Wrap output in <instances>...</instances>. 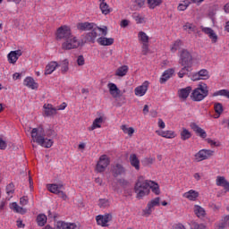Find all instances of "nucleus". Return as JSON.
Here are the masks:
<instances>
[{"label":"nucleus","instance_id":"nucleus-1","mask_svg":"<svg viewBox=\"0 0 229 229\" xmlns=\"http://www.w3.org/2000/svg\"><path fill=\"white\" fill-rule=\"evenodd\" d=\"M32 141L37 142L42 148H49L53 146V140L46 139V131L44 127L39 126L38 128H33L31 131Z\"/></svg>","mask_w":229,"mask_h":229},{"label":"nucleus","instance_id":"nucleus-2","mask_svg":"<svg viewBox=\"0 0 229 229\" xmlns=\"http://www.w3.org/2000/svg\"><path fill=\"white\" fill-rule=\"evenodd\" d=\"M149 180L144 179L143 176H140L134 186V192L137 194L138 199H142L144 196L149 194Z\"/></svg>","mask_w":229,"mask_h":229},{"label":"nucleus","instance_id":"nucleus-3","mask_svg":"<svg viewBox=\"0 0 229 229\" xmlns=\"http://www.w3.org/2000/svg\"><path fill=\"white\" fill-rule=\"evenodd\" d=\"M208 96V86L206 83L200 82L198 87L192 90L191 99L192 101H203Z\"/></svg>","mask_w":229,"mask_h":229},{"label":"nucleus","instance_id":"nucleus-4","mask_svg":"<svg viewBox=\"0 0 229 229\" xmlns=\"http://www.w3.org/2000/svg\"><path fill=\"white\" fill-rule=\"evenodd\" d=\"M81 46V43L78 40V38L74 35H71L62 44V49L64 51H71V49H78Z\"/></svg>","mask_w":229,"mask_h":229},{"label":"nucleus","instance_id":"nucleus-5","mask_svg":"<svg viewBox=\"0 0 229 229\" xmlns=\"http://www.w3.org/2000/svg\"><path fill=\"white\" fill-rule=\"evenodd\" d=\"M72 35V30H71V27L63 25L57 29L55 38L56 40H64V42H65L66 38H70Z\"/></svg>","mask_w":229,"mask_h":229},{"label":"nucleus","instance_id":"nucleus-6","mask_svg":"<svg viewBox=\"0 0 229 229\" xmlns=\"http://www.w3.org/2000/svg\"><path fill=\"white\" fill-rule=\"evenodd\" d=\"M138 38L141 42V53L146 56L149 53V36L144 31L138 33Z\"/></svg>","mask_w":229,"mask_h":229},{"label":"nucleus","instance_id":"nucleus-7","mask_svg":"<svg viewBox=\"0 0 229 229\" xmlns=\"http://www.w3.org/2000/svg\"><path fill=\"white\" fill-rule=\"evenodd\" d=\"M179 64L181 65H187L192 67V55L187 49H182L180 52Z\"/></svg>","mask_w":229,"mask_h":229},{"label":"nucleus","instance_id":"nucleus-8","mask_svg":"<svg viewBox=\"0 0 229 229\" xmlns=\"http://www.w3.org/2000/svg\"><path fill=\"white\" fill-rule=\"evenodd\" d=\"M108 165H110V158H108V156L106 155H102L97 164L98 173H104L105 169H106Z\"/></svg>","mask_w":229,"mask_h":229},{"label":"nucleus","instance_id":"nucleus-9","mask_svg":"<svg viewBox=\"0 0 229 229\" xmlns=\"http://www.w3.org/2000/svg\"><path fill=\"white\" fill-rule=\"evenodd\" d=\"M214 157V150L211 149H201L197 154H195V159L197 162H201L202 160H207Z\"/></svg>","mask_w":229,"mask_h":229},{"label":"nucleus","instance_id":"nucleus-10","mask_svg":"<svg viewBox=\"0 0 229 229\" xmlns=\"http://www.w3.org/2000/svg\"><path fill=\"white\" fill-rule=\"evenodd\" d=\"M160 205V199L159 197L150 200L148 205L147 208L143 210V214L145 216H151V213L153 212V208L154 207H158Z\"/></svg>","mask_w":229,"mask_h":229},{"label":"nucleus","instance_id":"nucleus-11","mask_svg":"<svg viewBox=\"0 0 229 229\" xmlns=\"http://www.w3.org/2000/svg\"><path fill=\"white\" fill-rule=\"evenodd\" d=\"M98 38V29L93 28L91 29L90 32H88L85 35V40L82 41V44H87V43H90V44H95L96 43V39Z\"/></svg>","mask_w":229,"mask_h":229},{"label":"nucleus","instance_id":"nucleus-12","mask_svg":"<svg viewBox=\"0 0 229 229\" xmlns=\"http://www.w3.org/2000/svg\"><path fill=\"white\" fill-rule=\"evenodd\" d=\"M96 221L100 226H107L106 223H110V221H112V215H98L96 217Z\"/></svg>","mask_w":229,"mask_h":229},{"label":"nucleus","instance_id":"nucleus-13","mask_svg":"<svg viewBox=\"0 0 229 229\" xmlns=\"http://www.w3.org/2000/svg\"><path fill=\"white\" fill-rule=\"evenodd\" d=\"M201 31L205 33V35H208L212 41L213 44H216L217 42V34L212 30V28L208 27H201Z\"/></svg>","mask_w":229,"mask_h":229},{"label":"nucleus","instance_id":"nucleus-14","mask_svg":"<svg viewBox=\"0 0 229 229\" xmlns=\"http://www.w3.org/2000/svg\"><path fill=\"white\" fill-rule=\"evenodd\" d=\"M20 56H22V51L21 49L11 51L7 55L9 64H16Z\"/></svg>","mask_w":229,"mask_h":229},{"label":"nucleus","instance_id":"nucleus-15","mask_svg":"<svg viewBox=\"0 0 229 229\" xmlns=\"http://www.w3.org/2000/svg\"><path fill=\"white\" fill-rule=\"evenodd\" d=\"M208 78H210V74H208V71L207 69H202L192 76L193 81H198L199 80H208Z\"/></svg>","mask_w":229,"mask_h":229},{"label":"nucleus","instance_id":"nucleus-16","mask_svg":"<svg viewBox=\"0 0 229 229\" xmlns=\"http://www.w3.org/2000/svg\"><path fill=\"white\" fill-rule=\"evenodd\" d=\"M148 87H149V81H146L142 83L141 86L135 88V96H140V98H142V96L148 92Z\"/></svg>","mask_w":229,"mask_h":229},{"label":"nucleus","instance_id":"nucleus-17","mask_svg":"<svg viewBox=\"0 0 229 229\" xmlns=\"http://www.w3.org/2000/svg\"><path fill=\"white\" fill-rule=\"evenodd\" d=\"M95 26L94 22H79L77 23V30L79 31H90V30H94Z\"/></svg>","mask_w":229,"mask_h":229},{"label":"nucleus","instance_id":"nucleus-18","mask_svg":"<svg viewBox=\"0 0 229 229\" xmlns=\"http://www.w3.org/2000/svg\"><path fill=\"white\" fill-rule=\"evenodd\" d=\"M191 128L195 131L196 135L200 137L201 139H207V131L205 130L201 129V127H199L196 123H191Z\"/></svg>","mask_w":229,"mask_h":229},{"label":"nucleus","instance_id":"nucleus-19","mask_svg":"<svg viewBox=\"0 0 229 229\" xmlns=\"http://www.w3.org/2000/svg\"><path fill=\"white\" fill-rule=\"evenodd\" d=\"M130 164L136 171H140V160L137 157V154H131L130 157Z\"/></svg>","mask_w":229,"mask_h":229},{"label":"nucleus","instance_id":"nucleus-20","mask_svg":"<svg viewBox=\"0 0 229 229\" xmlns=\"http://www.w3.org/2000/svg\"><path fill=\"white\" fill-rule=\"evenodd\" d=\"M23 85L32 90H37V89H38V84L35 82V80L32 77H26L23 81Z\"/></svg>","mask_w":229,"mask_h":229},{"label":"nucleus","instance_id":"nucleus-21","mask_svg":"<svg viewBox=\"0 0 229 229\" xmlns=\"http://www.w3.org/2000/svg\"><path fill=\"white\" fill-rule=\"evenodd\" d=\"M216 185L217 187H224L225 192H229V182L225 176L216 177Z\"/></svg>","mask_w":229,"mask_h":229},{"label":"nucleus","instance_id":"nucleus-22","mask_svg":"<svg viewBox=\"0 0 229 229\" xmlns=\"http://www.w3.org/2000/svg\"><path fill=\"white\" fill-rule=\"evenodd\" d=\"M126 174V169L123 165L121 164H116L114 168H113V175L114 178H117V176H121V174Z\"/></svg>","mask_w":229,"mask_h":229},{"label":"nucleus","instance_id":"nucleus-23","mask_svg":"<svg viewBox=\"0 0 229 229\" xmlns=\"http://www.w3.org/2000/svg\"><path fill=\"white\" fill-rule=\"evenodd\" d=\"M56 67H58L57 62L52 61L48 63L45 69V75L47 76L48 74H53V72L56 71Z\"/></svg>","mask_w":229,"mask_h":229},{"label":"nucleus","instance_id":"nucleus-24","mask_svg":"<svg viewBox=\"0 0 229 229\" xmlns=\"http://www.w3.org/2000/svg\"><path fill=\"white\" fill-rule=\"evenodd\" d=\"M192 90V88L191 86H188L186 88L181 89L178 90V96L180 99H187L189 98V95L191 94Z\"/></svg>","mask_w":229,"mask_h":229},{"label":"nucleus","instance_id":"nucleus-25","mask_svg":"<svg viewBox=\"0 0 229 229\" xmlns=\"http://www.w3.org/2000/svg\"><path fill=\"white\" fill-rule=\"evenodd\" d=\"M108 89H109V92L111 94V96H113V98H119L120 94H121V89H119V88H117V85H115L114 83H109L107 85Z\"/></svg>","mask_w":229,"mask_h":229},{"label":"nucleus","instance_id":"nucleus-26","mask_svg":"<svg viewBox=\"0 0 229 229\" xmlns=\"http://www.w3.org/2000/svg\"><path fill=\"white\" fill-rule=\"evenodd\" d=\"M114 38H105V37H100L97 39L98 44L99 46H112L114 44Z\"/></svg>","mask_w":229,"mask_h":229},{"label":"nucleus","instance_id":"nucleus-27","mask_svg":"<svg viewBox=\"0 0 229 229\" xmlns=\"http://www.w3.org/2000/svg\"><path fill=\"white\" fill-rule=\"evenodd\" d=\"M44 108H45V115H47V117H51V115H56V108H55L53 105L45 104Z\"/></svg>","mask_w":229,"mask_h":229},{"label":"nucleus","instance_id":"nucleus-28","mask_svg":"<svg viewBox=\"0 0 229 229\" xmlns=\"http://www.w3.org/2000/svg\"><path fill=\"white\" fill-rule=\"evenodd\" d=\"M157 135L164 137L165 139H174L176 135L173 131H157Z\"/></svg>","mask_w":229,"mask_h":229},{"label":"nucleus","instance_id":"nucleus-29","mask_svg":"<svg viewBox=\"0 0 229 229\" xmlns=\"http://www.w3.org/2000/svg\"><path fill=\"white\" fill-rule=\"evenodd\" d=\"M199 196V193L196 191L191 190L183 194V198H187L190 201H196V199Z\"/></svg>","mask_w":229,"mask_h":229},{"label":"nucleus","instance_id":"nucleus-30","mask_svg":"<svg viewBox=\"0 0 229 229\" xmlns=\"http://www.w3.org/2000/svg\"><path fill=\"white\" fill-rule=\"evenodd\" d=\"M57 229H76V224H67L64 221H59L56 224Z\"/></svg>","mask_w":229,"mask_h":229},{"label":"nucleus","instance_id":"nucleus-31","mask_svg":"<svg viewBox=\"0 0 229 229\" xmlns=\"http://www.w3.org/2000/svg\"><path fill=\"white\" fill-rule=\"evenodd\" d=\"M103 123V118L102 116L96 118L93 121V123L91 126H89L88 128L89 131H94V130H96V128H101V123Z\"/></svg>","mask_w":229,"mask_h":229},{"label":"nucleus","instance_id":"nucleus-32","mask_svg":"<svg viewBox=\"0 0 229 229\" xmlns=\"http://www.w3.org/2000/svg\"><path fill=\"white\" fill-rule=\"evenodd\" d=\"M99 2H100L99 8L102 13L104 15H108V13H110L111 12L110 6L108 5V4H106V2H105V0H99Z\"/></svg>","mask_w":229,"mask_h":229},{"label":"nucleus","instance_id":"nucleus-33","mask_svg":"<svg viewBox=\"0 0 229 229\" xmlns=\"http://www.w3.org/2000/svg\"><path fill=\"white\" fill-rule=\"evenodd\" d=\"M64 188V184H48L47 190L53 194H57Z\"/></svg>","mask_w":229,"mask_h":229},{"label":"nucleus","instance_id":"nucleus-34","mask_svg":"<svg viewBox=\"0 0 229 229\" xmlns=\"http://www.w3.org/2000/svg\"><path fill=\"white\" fill-rule=\"evenodd\" d=\"M194 214L195 216H197V217H205L206 216V211H205V208H201V206L199 205H195L194 206Z\"/></svg>","mask_w":229,"mask_h":229},{"label":"nucleus","instance_id":"nucleus-35","mask_svg":"<svg viewBox=\"0 0 229 229\" xmlns=\"http://www.w3.org/2000/svg\"><path fill=\"white\" fill-rule=\"evenodd\" d=\"M58 67H61V72L65 74L69 71V60L64 59L58 63Z\"/></svg>","mask_w":229,"mask_h":229},{"label":"nucleus","instance_id":"nucleus-36","mask_svg":"<svg viewBox=\"0 0 229 229\" xmlns=\"http://www.w3.org/2000/svg\"><path fill=\"white\" fill-rule=\"evenodd\" d=\"M12 208L13 210H14V212H17V214H21V216H24V214H26V212H28V209L20 207L19 204H17V202H13L12 204Z\"/></svg>","mask_w":229,"mask_h":229},{"label":"nucleus","instance_id":"nucleus-37","mask_svg":"<svg viewBox=\"0 0 229 229\" xmlns=\"http://www.w3.org/2000/svg\"><path fill=\"white\" fill-rule=\"evenodd\" d=\"M149 189H151L152 192H154L156 196L160 194V186L153 181H149Z\"/></svg>","mask_w":229,"mask_h":229},{"label":"nucleus","instance_id":"nucleus-38","mask_svg":"<svg viewBox=\"0 0 229 229\" xmlns=\"http://www.w3.org/2000/svg\"><path fill=\"white\" fill-rule=\"evenodd\" d=\"M128 74V65H123L119 67L115 72V76H126Z\"/></svg>","mask_w":229,"mask_h":229},{"label":"nucleus","instance_id":"nucleus-39","mask_svg":"<svg viewBox=\"0 0 229 229\" xmlns=\"http://www.w3.org/2000/svg\"><path fill=\"white\" fill-rule=\"evenodd\" d=\"M147 4L150 10H155L157 6H160L162 4V0H147Z\"/></svg>","mask_w":229,"mask_h":229},{"label":"nucleus","instance_id":"nucleus-40","mask_svg":"<svg viewBox=\"0 0 229 229\" xmlns=\"http://www.w3.org/2000/svg\"><path fill=\"white\" fill-rule=\"evenodd\" d=\"M37 223L38 226H44L47 223V216L44 214H39L37 216Z\"/></svg>","mask_w":229,"mask_h":229},{"label":"nucleus","instance_id":"nucleus-41","mask_svg":"<svg viewBox=\"0 0 229 229\" xmlns=\"http://www.w3.org/2000/svg\"><path fill=\"white\" fill-rule=\"evenodd\" d=\"M180 136L182 140H189V139L192 137V133H191L186 128H182V131L180 132Z\"/></svg>","mask_w":229,"mask_h":229},{"label":"nucleus","instance_id":"nucleus-42","mask_svg":"<svg viewBox=\"0 0 229 229\" xmlns=\"http://www.w3.org/2000/svg\"><path fill=\"white\" fill-rule=\"evenodd\" d=\"M217 96H224V98H227V99H229V90L228 89H220L212 94V98H217Z\"/></svg>","mask_w":229,"mask_h":229},{"label":"nucleus","instance_id":"nucleus-43","mask_svg":"<svg viewBox=\"0 0 229 229\" xmlns=\"http://www.w3.org/2000/svg\"><path fill=\"white\" fill-rule=\"evenodd\" d=\"M182 39H177L176 41H174V43L172 45L171 47V51L172 53H176L177 49H180V47H182Z\"/></svg>","mask_w":229,"mask_h":229},{"label":"nucleus","instance_id":"nucleus-44","mask_svg":"<svg viewBox=\"0 0 229 229\" xmlns=\"http://www.w3.org/2000/svg\"><path fill=\"white\" fill-rule=\"evenodd\" d=\"M190 4L191 2L189 0H184L181 4H179L177 10H179V12H185V9L189 8Z\"/></svg>","mask_w":229,"mask_h":229},{"label":"nucleus","instance_id":"nucleus-45","mask_svg":"<svg viewBox=\"0 0 229 229\" xmlns=\"http://www.w3.org/2000/svg\"><path fill=\"white\" fill-rule=\"evenodd\" d=\"M121 130H123V133H127L129 137H131V135L135 133V129H133L132 127L128 128L126 125H122Z\"/></svg>","mask_w":229,"mask_h":229},{"label":"nucleus","instance_id":"nucleus-46","mask_svg":"<svg viewBox=\"0 0 229 229\" xmlns=\"http://www.w3.org/2000/svg\"><path fill=\"white\" fill-rule=\"evenodd\" d=\"M191 66L182 65V68L178 72V77L183 78V76H185V74H188V72L191 71Z\"/></svg>","mask_w":229,"mask_h":229},{"label":"nucleus","instance_id":"nucleus-47","mask_svg":"<svg viewBox=\"0 0 229 229\" xmlns=\"http://www.w3.org/2000/svg\"><path fill=\"white\" fill-rule=\"evenodd\" d=\"M214 109H215L216 114H218V117H219V115H221V114H223V112L225 110L223 108V104H221L219 102L215 103Z\"/></svg>","mask_w":229,"mask_h":229},{"label":"nucleus","instance_id":"nucleus-48","mask_svg":"<svg viewBox=\"0 0 229 229\" xmlns=\"http://www.w3.org/2000/svg\"><path fill=\"white\" fill-rule=\"evenodd\" d=\"M134 3V9L140 10L146 4V0H135Z\"/></svg>","mask_w":229,"mask_h":229},{"label":"nucleus","instance_id":"nucleus-49","mask_svg":"<svg viewBox=\"0 0 229 229\" xmlns=\"http://www.w3.org/2000/svg\"><path fill=\"white\" fill-rule=\"evenodd\" d=\"M98 207H100V208H106V207H110V203L108 202V199H100Z\"/></svg>","mask_w":229,"mask_h":229},{"label":"nucleus","instance_id":"nucleus-50","mask_svg":"<svg viewBox=\"0 0 229 229\" xmlns=\"http://www.w3.org/2000/svg\"><path fill=\"white\" fill-rule=\"evenodd\" d=\"M142 165L145 166L152 165L153 162H155V158L153 157H145L142 161Z\"/></svg>","mask_w":229,"mask_h":229},{"label":"nucleus","instance_id":"nucleus-51","mask_svg":"<svg viewBox=\"0 0 229 229\" xmlns=\"http://www.w3.org/2000/svg\"><path fill=\"white\" fill-rule=\"evenodd\" d=\"M15 186L13 185V182L9 183L6 186V193L8 194V196H10V194H13L15 192Z\"/></svg>","mask_w":229,"mask_h":229},{"label":"nucleus","instance_id":"nucleus-52","mask_svg":"<svg viewBox=\"0 0 229 229\" xmlns=\"http://www.w3.org/2000/svg\"><path fill=\"white\" fill-rule=\"evenodd\" d=\"M191 228L192 229H207V226H205V225L203 224H198L196 222H193L191 224Z\"/></svg>","mask_w":229,"mask_h":229},{"label":"nucleus","instance_id":"nucleus-53","mask_svg":"<svg viewBox=\"0 0 229 229\" xmlns=\"http://www.w3.org/2000/svg\"><path fill=\"white\" fill-rule=\"evenodd\" d=\"M133 18L135 19L137 24H142V22H144V18H142L140 14L134 13Z\"/></svg>","mask_w":229,"mask_h":229},{"label":"nucleus","instance_id":"nucleus-54","mask_svg":"<svg viewBox=\"0 0 229 229\" xmlns=\"http://www.w3.org/2000/svg\"><path fill=\"white\" fill-rule=\"evenodd\" d=\"M97 29V31H101L102 35L104 37H106V35L108 34V28L105 27V28H101V27H95Z\"/></svg>","mask_w":229,"mask_h":229},{"label":"nucleus","instance_id":"nucleus-55","mask_svg":"<svg viewBox=\"0 0 229 229\" xmlns=\"http://www.w3.org/2000/svg\"><path fill=\"white\" fill-rule=\"evenodd\" d=\"M174 74V70L173 69H168L166 71L164 72V73L162 74V76H168V79L171 78V76H173Z\"/></svg>","mask_w":229,"mask_h":229},{"label":"nucleus","instance_id":"nucleus-56","mask_svg":"<svg viewBox=\"0 0 229 229\" xmlns=\"http://www.w3.org/2000/svg\"><path fill=\"white\" fill-rule=\"evenodd\" d=\"M29 203L28 196H23L20 199V205H22V207L26 206Z\"/></svg>","mask_w":229,"mask_h":229},{"label":"nucleus","instance_id":"nucleus-57","mask_svg":"<svg viewBox=\"0 0 229 229\" xmlns=\"http://www.w3.org/2000/svg\"><path fill=\"white\" fill-rule=\"evenodd\" d=\"M77 64L80 66L85 65V57H83V55H79L77 58Z\"/></svg>","mask_w":229,"mask_h":229},{"label":"nucleus","instance_id":"nucleus-58","mask_svg":"<svg viewBox=\"0 0 229 229\" xmlns=\"http://www.w3.org/2000/svg\"><path fill=\"white\" fill-rule=\"evenodd\" d=\"M208 144H210V146H215L216 148H219V146H221V144L219 142H216L214 140H212V139H207L206 140Z\"/></svg>","mask_w":229,"mask_h":229},{"label":"nucleus","instance_id":"nucleus-59","mask_svg":"<svg viewBox=\"0 0 229 229\" xmlns=\"http://www.w3.org/2000/svg\"><path fill=\"white\" fill-rule=\"evenodd\" d=\"M227 226L228 225H225L222 220L219 223L216 224V229H225Z\"/></svg>","mask_w":229,"mask_h":229},{"label":"nucleus","instance_id":"nucleus-60","mask_svg":"<svg viewBox=\"0 0 229 229\" xmlns=\"http://www.w3.org/2000/svg\"><path fill=\"white\" fill-rule=\"evenodd\" d=\"M183 30H185L186 31L188 30H190V31H194V25H192V23H186L184 26H183Z\"/></svg>","mask_w":229,"mask_h":229},{"label":"nucleus","instance_id":"nucleus-61","mask_svg":"<svg viewBox=\"0 0 229 229\" xmlns=\"http://www.w3.org/2000/svg\"><path fill=\"white\" fill-rule=\"evenodd\" d=\"M208 207H209V208H212V210H214V212H217L220 208V207L216 205L215 203H209Z\"/></svg>","mask_w":229,"mask_h":229},{"label":"nucleus","instance_id":"nucleus-62","mask_svg":"<svg viewBox=\"0 0 229 229\" xmlns=\"http://www.w3.org/2000/svg\"><path fill=\"white\" fill-rule=\"evenodd\" d=\"M57 195L59 196V198H62V199H64V201L65 199H67V194H65V192L62 191L61 190H59Z\"/></svg>","mask_w":229,"mask_h":229},{"label":"nucleus","instance_id":"nucleus-63","mask_svg":"<svg viewBox=\"0 0 229 229\" xmlns=\"http://www.w3.org/2000/svg\"><path fill=\"white\" fill-rule=\"evenodd\" d=\"M130 21L128 20H123L120 23L121 28H127L129 26Z\"/></svg>","mask_w":229,"mask_h":229},{"label":"nucleus","instance_id":"nucleus-64","mask_svg":"<svg viewBox=\"0 0 229 229\" xmlns=\"http://www.w3.org/2000/svg\"><path fill=\"white\" fill-rule=\"evenodd\" d=\"M222 222L225 223V225H226L228 226V223H229V215H225L222 217Z\"/></svg>","mask_w":229,"mask_h":229}]
</instances>
